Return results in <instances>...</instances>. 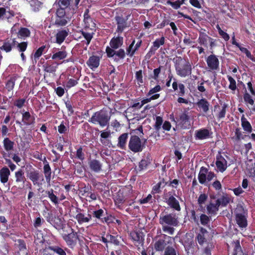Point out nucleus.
<instances>
[{
  "label": "nucleus",
  "instance_id": "2eb2a0df",
  "mask_svg": "<svg viewBox=\"0 0 255 255\" xmlns=\"http://www.w3.org/2000/svg\"><path fill=\"white\" fill-rule=\"evenodd\" d=\"M134 43L135 40H134L127 49V54L130 57H132L134 55L135 52L139 48L141 44V40L137 42L135 45Z\"/></svg>",
  "mask_w": 255,
  "mask_h": 255
},
{
  "label": "nucleus",
  "instance_id": "4c0bfd02",
  "mask_svg": "<svg viewBox=\"0 0 255 255\" xmlns=\"http://www.w3.org/2000/svg\"><path fill=\"white\" fill-rule=\"evenodd\" d=\"M227 108H228L227 105L226 104H224L222 107L221 110L216 115L217 118L218 120L222 119L225 117Z\"/></svg>",
  "mask_w": 255,
  "mask_h": 255
},
{
  "label": "nucleus",
  "instance_id": "c85d7f7f",
  "mask_svg": "<svg viewBox=\"0 0 255 255\" xmlns=\"http://www.w3.org/2000/svg\"><path fill=\"white\" fill-rule=\"evenodd\" d=\"M17 37L21 39H25L30 36V30L25 27H21L17 33Z\"/></svg>",
  "mask_w": 255,
  "mask_h": 255
},
{
  "label": "nucleus",
  "instance_id": "dca6fc26",
  "mask_svg": "<svg viewBox=\"0 0 255 255\" xmlns=\"http://www.w3.org/2000/svg\"><path fill=\"white\" fill-rule=\"evenodd\" d=\"M196 104L200 110H202L204 113H206L209 110L210 103L205 98L199 100Z\"/></svg>",
  "mask_w": 255,
  "mask_h": 255
},
{
  "label": "nucleus",
  "instance_id": "f257e3e1",
  "mask_svg": "<svg viewBox=\"0 0 255 255\" xmlns=\"http://www.w3.org/2000/svg\"><path fill=\"white\" fill-rule=\"evenodd\" d=\"M191 65L188 60L176 56V72L182 77L191 75Z\"/></svg>",
  "mask_w": 255,
  "mask_h": 255
},
{
  "label": "nucleus",
  "instance_id": "f704fd0d",
  "mask_svg": "<svg viewBox=\"0 0 255 255\" xmlns=\"http://www.w3.org/2000/svg\"><path fill=\"white\" fill-rule=\"evenodd\" d=\"M50 249L59 255H66V251L68 252V249L63 250L57 246L50 247Z\"/></svg>",
  "mask_w": 255,
  "mask_h": 255
},
{
  "label": "nucleus",
  "instance_id": "1a4fd4ad",
  "mask_svg": "<svg viewBox=\"0 0 255 255\" xmlns=\"http://www.w3.org/2000/svg\"><path fill=\"white\" fill-rule=\"evenodd\" d=\"M190 122L189 116L185 113H183L180 119L176 122V127L181 129H188L190 127Z\"/></svg>",
  "mask_w": 255,
  "mask_h": 255
},
{
  "label": "nucleus",
  "instance_id": "4d7b16f0",
  "mask_svg": "<svg viewBox=\"0 0 255 255\" xmlns=\"http://www.w3.org/2000/svg\"><path fill=\"white\" fill-rule=\"evenodd\" d=\"M57 66L47 64L44 67V70L48 73H53L56 70Z\"/></svg>",
  "mask_w": 255,
  "mask_h": 255
},
{
  "label": "nucleus",
  "instance_id": "a878e982",
  "mask_svg": "<svg viewBox=\"0 0 255 255\" xmlns=\"http://www.w3.org/2000/svg\"><path fill=\"white\" fill-rule=\"evenodd\" d=\"M92 218V216L90 214H88L86 216L82 213H78L76 216V219L80 224L88 222Z\"/></svg>",
  "mask_w": 255,
  "mask_h": 255
},
{
  "label": "nucleus",
  "instance_id": "473e14b6",
  "mask_svg": "<svg viewBox=\"0 0 255 255\" xmlns=\"http://www.w3.org/2000/svg\"><path fill=\"white\" fill-rule=\"evenodd\" d=\"M15 181L16 182H22L24 184L25 182V177L24 173L22 170H19L15 173Z\"/></svg>",
  "mask_w": 255,
  "mask_h": 255
},
{
  "label": "nucleus",
  "instance_id": "cd10ccee",
  "mask_svg": "<svg viewBox=\"0 0 255 255\" xmlns=\"http://www.w3.org/2000/svg\"><path fill=\"white\" fill-rule=\"evenodd\" d=\"M22 122L25 125H30L34 122V118L32 117L29 112H25L22 115Z\"/></svg>",
  "mask_w": 255,
  "mask_h": 255
},
{
  "label": "nucleus",
  "instance_id": "4be33fe9",
  "mask_svg": "<svg viewBox=\"0 0 255 255\" xmlns=\"http://www.w3.org/2000/svg\"><path fill=\"white\" fill-rule=\"evenodd\" d=\"M89 164L91 169L96 172H99L102 169V164L97 160L93 159L91 160L89 162Z\"/></svg>",
  "mask_w": 255,
  "mask_h": 255
},
{
  "label": "nucleus",
  "instance_id": "e433bc0d",
  "mask_svg": "<svg viewBox=\"0 0 255 255\" xmlns=\"http://www.w3.org/2000/svg\"><path fill=\"white\" fill-rule=\"evenodd\" d=\"M84 21L86 28H89L91 30L95 29L96 27V24L91 18L86 19Z\"/></svg>",
  "mask_w": 255,
  "mask_h": 255
},
{
  "label": "nucleus",
  "instance_id": "774afa93",
  "mask_svg": "<svg viewBox=\"0 0 255 255\" xmlns=\"http://www.w3.org/2000/svg\"><path fill=\"white\" fill-rule=\"evenodd\" d=\"M165 255H175V251L173 247H167L165 251Z\"/></svg>",
  "mask_w": 255,
  "mask_h": 255
},
{
  "label": "nucleus",
  "instance_id": "b1692460",
  "mask_svg": "<svg viewBox=\"0 0 255 255\" xmlns=\"http://www.w3.org/2000/svg\"><path fill=\"white\" fill-rule=\"evenodd\" d=\"M111 131L102 130L101 131V138L100 139V142L104 145H107L109 143L108 138L111 137Z\"/></svg>",
  "mask_w": 255,
  "mask_h": 255
},
{
  "label": "nucleus",
  "instance_id": "09e8293b",
  "mask_svg": "<svg viewBox=\"0 0 255 255\" xmlns=\"http://www.w3.org/2000/svg\"><path fill=\"white\" fill-rule=\"evenodd\" d=\"M12 44L9 41H4V44L1 47V49L5 51L6 52H10L12 49Z\"/></svg>",
  "mask_w": 255,
  "mask_h": 255
},
{
  "label": "nucleus",
  "instance_id": "37998d69",
  "mask_svg": "<svg viewBox=\"0 0 255 255\" xmlns=\"http://www.w3.org/2000/svg\"><path fill=\"white\" fill-rule=\"evenodd\" d=\"M235 246L234 248V252L233 255H237L239 253H243V251L240 245V241L237 240L234 242Z\"/></svg>",
  "mask_w": 255,
  "mask_h": 255
},
{
  "label": "nucleus",
  "instance_id": "7c9ffc66",
  "mask_svg": "<svg viewBox=\"0 0 255 255\" xmlns=\"http://www.w3.org/2000/svg\"><path fill=\"white\" fill-rule=\"evenodd\" d=\"M70 18L68 16L56 17L55 24L59 26H65L70 21Z\"/></svg>",
  "mask_w": 255,
  "mask_h": 255
},
{
  "label": "nucleus",
  "instance_id": "7ed1b4c3",
  "mask_svg": "<svg viewBox=\"0 0 255 255\" xmlns=\"http://www.w3.org/2000/svg\"><path fill=\"white\" fill-rule=\"evenodd\" d=\"M160 222L162 225L163 231L169 235H173L175 226V215L168 214L161 218Z\"/></svg>",
  "mask_w": 255,
  "mask_h": 255
},
{
  "label": "nucleus",
  "instance_id": "c03bdc74",
  "mask_svg": "<svg viewBox=\"0 0 255 255\" xmlns=\"http://www.w3.org/2000/svg\"><path fill=\"white\" fill-rule=\"evenodd\" d=\"M164 43V38L162 37L160 39H156L153 42V45L151 48L152 50H157L160 45H162Z\"/></svg>",
  "mask_w": 255,
  "mask_h": 255
},
{
  "label": "nucleus",
  "instance_id": "aec40b11",
  "mask_svg": "<svg viewBox=\"0 0 255 255\" xmlns=\"http://www.w3.org/2000/svg\"><path fill=\"white\" fill-rule=\"evenodd\" d=\"M123 43V38L122 37H117L113 38L110 41V46L114 49H118L121 47Z\"/></svg>",
  "mask_w": 255,
  "mask_h": 255
},
{
  "label": "nucleus",
  "instance_id": "f8f14e48",
  "mask_svg": "<svg viewBox=\"0 0 255 255\" xmlns=\"http://www.w3.org/2000/svg\"><path fill=\"white\" fill-rule=\"evenodd\" d=\"M219 206L226 207L229 203L233 202L232 196L226 193H223L221 197L216 201Z\"/></svg>",
  "mask_w": 255,
  "mask_h": 255
},
{
  "label": "nucleus",
  "instance_id": "a211bd4d",
  "mask_svg": "<svg viewBox=\"0 0 255 255\" xmlns=\"http://www.w3.org/2000/svg\"><path fill=\"white\" fill-rule=\"evenodd\" d=\"M68 32L69 31L66 29L58 31L55 35L56 42L58 44L62 43L68 36Z\"/></svg>",
  "mask_w": 255,
  "mask_h": 255
},
{
  "label": "nucleus",
  "instance_id": "6e6552de",
  "mask_svg": "<svg viewBox=\"0 0 255 255\" xmlns=\"http://www.w3.org/2000/svg\"><path fill=\"white\" fill-rule=\"evenodd\" d=\"M243 213H236L235 220L238 226L241 228H245L248 226L247 213L245 215L244 210Z\"/></svg>",
  "mask_w": 255,
  "mask_h": 255
},
{
  "label": "nucleus",
  "instance_id": "bb28decb",
  "mask_svg": "<svg viewBox=\"0 0 255 255\" xmlns=\"http://www.w3.org/2000/svg\"><path fill=\"white\" fill-rule=\"evenodd\" d=\"M128 138V134L124 133L121 134L118 138L117 146L121 149H124Z\"/></svg>",
  "mask_w": 255,
  "mask_h": 255
},
{
  "label": "nucleus",
  "instance_id": "338daca9",
  "mask_svg": "<svg viewBox=\"0 0 255 255\" xmlns=\"http://www.w3.org/2000/svg\"><path fill=\"white\" fill-rule=\"evenodd\" d=\"M196 239H197L198 243L200 245H202L206 242V239L204 237V235H202V234H198V235L197 236Z\"/></svg>",
  "mask_w": 255,
  "mask_h": 255
},
{
  "label": "nucleus",
  "instance_id": "f03ea898",
  "mask_svg": "<svg viewBox=\"0 0 255 255\" xmlns=\"http://www.w3.org/2000/svg\"><path fill=\"white\" fill-rule=\"evenodd\" d=\"M110 120V116L108 112L106 111H100L95 113L89 120V122L95 125H99L101 127H104L108 126Z\"/></svg>",
  "mask_w": 255,
  "mask_h": 255
},
{
  "label": "nucleus",
  "instance_id": "864d4df0",
  "mask_svg": "<svg viewBox=\"0 0 255 255\" xmlns=\"http://www.w3.org/2000/svg\"><path fill=\"white\" fill-rule=\"evenodd\" d=\"M159 94H155L152 96H151L149 98H147L143 100L141 102V105L143 106V105L145 104L146 103H147L151 101V100L157 99L159 98Z\"/></svg>",
  "mask_w": 255,
  "mask_h": 255
},
{
  "label": "nucleus",
  "instance_id": "72a5a7b5",
  "mask_svg": "<svg viewBox=\"0 0 255 255\" xmlns=\"http://www.w3.org/2000/svg\"><path fill=\"white\" fill-rule=\"evenodd\" d=\"M244 100L246 104H249L253 106L255 104V101L253 99L252 96L247 91L244 94Z\"/></svg>",
  "mask_w": 255,
  "mask_h": 255
},
{
  "label": "nucleus",
  "instance_id": "6e6d98bb",
  "mask_svg": "<svg viewBox=\"0 0 255 255\" xmlns=\"http://www.w3.org/2000/svg\"><path fill=\"white\" fill-rule=\"evenodd\" d=\"M82 35L84 38L86 39L87 42V44H89L91 41V40L93 38V32L89 33L85 31L82 32Z\"/></svg>",
  "mask_w": 255,
  "mask_h": 255
},
{
  "label": "nucleus",
  "instance_id": "9b49d317",
  "mask_svg": "<svg viewBox=\"0 0 255 255\" xmlns=\"http://www.w3.org/2000/svg\"><path fill=\"white\" fill-rule=\"evenodd\" d=\"M63 239L68 246L73 248L76 245L78 237L77 233L72 231L71 233L68 235H65L63 236Z\"/></svg>",
  "mask_w": 255,
  "mask_h": 255
},
{
  "label": "nucleus",
  "instance_id": "ea45409f",
  "mask_svg": "<svg viewBox=\"0 0 255 255\" xmlns=\"http://www.w3.org/2000/svg\"><path fill=\"white\" fill-rule=\"evenodd\" d=\"M200 221L202 225L206 226L210 221V218L206 214H202L200 217Z\"/></svg>",
  "mask_w": 255,
  "mask_h": 255
},
{
  "label": "nucleus",
  "instance_id": "c756f323",
  "mask_svg": "<svg viewBox=\"0 0 255 255\" xmlns=\"http://www.w3.org/2000/svg\"><path fill=\"white\" fill-rule=\"evenodd\" d=\"M209 37L206 34H200L199 37L198 39V42L201 45H203L204 47H208V40H210Z\"/></svg>",
  "mask_w": 255,
  "mask_h": 255
},
{
  "label": "nucleus",
  "instance_id": "393cba45",
  "mask_svg": "<svg viewBox=\"0 0 255 255\" xmlns=\"http://www.w3.org/2000/svg\"><path fill=\"white\" fill-rule=\"evenodd\" d=\"M235 135L231 137L233 141L237 142L241 139H244L248 136L247 134H243L241 129L239 128H237L235 129Z\"/></svg>",
  "mask_w": 255,
  "mask_h": 255
},
{
  "label": "nucleus",
  "instance_id": "9d476101",
  "mask_svg": "<svg viewBox=\"0 0 255 255\" xmlns=\"http://www.w3.org/2000/svg\"><path fill=\"white\" fill-rule=\"evenodd\" d=\"M213 132L211 130L206 128H202L195 131V137L199 140H203L212 137Z\"/></svg>",
  "mask_w": 255,
  "mask_h": 255
},
{
  "label": "nucleus",
  "instance_id": "3c124183",
  "mask_svg": "<svg viewBox=\"0 0 255 255\" xmlns=\"http://www.w3.org/2000/svg\"><path fill=\"white\" fill-rule=\"evenodd\" d=\"M163 123L162 118L160 116H157L156 117L155 119V128L158 130L160 128L161 126Z\"/></svg>",
  "mask_w": 255,
  "mask_h": 255
},
{
  "label": "nucleus",
  "instance_id": "5701e85b",
  "mask_svg": "<svg viewBox=\"0 0 255 255\" xmlns=\"http://www.w3.org/2000/svg\"><path fill=\"white\" fill-rule=\"evenodd\" d=\"M9 175L10 171L8 168L6 167H3L0 170V178L1 182L3 183L7 182Z\"/></svg>",
  "mask_w": 255,
  "mask_h": 255
},
{
  "label": "nucleus",
  "instance_id": "8fccbe9b",
  "mask_svg": "<svg viewBox=\"0 0 255 255\" xmlns=\"http://www.w3.org/2000/svg\"><path fill=\"white\" fill-rule=\"evenodd\" d=\"M169 194V197L168 198H167V203L170 206L173 208H175V199L173 195L170 194V193Z\"/></svg>",
  "mask_w": 255,
  "mask_h": 255
},
{
  "label": "nucleus",
  "instance_id": "de8ad7c7",
  "mask_svg": "<svg viewBox=\"0 0 255 255\" xmlns=\"http://www.w3.org/2000/svg\"><path fill=\"white\" fill-rule=\"evenodd\" d=\"M165 248V243L164 241L159 240L154 244V248L157 251H162Z\"/></svg>",
  "mask_w": 255,
  "mask_h": 255
},
{
  "label": "nucleus",
  "instance_id": "49530a36",
  "mask_svg": "<svg viewBox=\"0 0 255 255\" xmlns=\"http://www.w3.org/2000/svg\"><path fill=\"white\" fill-rule=\"evenodd\" d=\"M228 79L230 82L229 88L233 91L237 89L236 82L235 80L231 76H227Z\"/></svg>",
  "mask_w": 255,
  "mask_h": 255
},
{
  "label": "nucleus",
  "instance_id": "603ef678",
  "mask_svg": "<svg viewBox=\"0 0 255 255\" xmlns=\"http://www.w3.org/2000/svg\"><path fill=\"white\" fill-rule=\"evenodd\" d=\"M107 237L108 239V243H111L116 245H118L119 244V241L116 237L108 234L107 235Z\"/></svg>",
  "mask_w": 255,
  "mask_h": 255
},
{
  "label": "nucleus",
  "instance_id": "412c9836",
  "mask_svg": "<svg viewBox=\"0 0 255 255\" xmlns=\"http://www.w3.org/2000/svg\"><path fill=\"white\" fill-rule=\"evenodd\" d=\"M116 19L118 24L117 31L119 33H122L127 26L126 20L120 16H116Z\"/></svg>",
  "mask_w": 255,
  "mask_h": 255
},
{
  "label": "nucleus",
  "instance_id": "bf43d9fd",
  "mask_svg": "<svg viewBox=\"0 0 255 255\" xmlns=\"http://www.w3.org/2000/svg\"><path fill=\"white\" fill-rule=\"evenodd\" d=\"M106 51L108 57H114L116 53V51L111 47H107Z\"/></svg>",
  "mask_w": 255,
  "mask_h": 255
},
{
  "label": "nucleus",
  "instance_id": "5fc2aeb1",
  "mask_svg": "<svg viewBox=\"0 0 255 255\" xmlns=\"http://www.w3.org/2000/svg\"><path fill=\"white\" fill-rule=\"evenodd\" d=\"M27 46V43L26 42H22L18 43L17 44V48L19 52H23L26 49Z\"/></svg>",
  "mask_w": 255,
  "mask_h": 255
},
{
  "label": "nucleus",
  "instance_id": "a19ab883",
  "mask_svg": "<svg viewBox=\"0 0 255 255\" xmlns=\"http://www.w3.org/2000/svg\"><path fill=\"white\" fill-rule=\"evenodd\" d=\"M115 57H114V60L118 61L119 58L124 59L125 57L126 53L123 49H120L118 51H116Z\"/></svg>",
  "mask_w": 255,
  "mask_h": 255
},
{
  "label": "nucleus",
  "instance_id": "0eeeda50",
  "mask_svg": "<svg viewBox=\"0 0 255 255\" xmlns=\"http://www.w3.org/2000/svg\"><path fill=\"white\" fill-rule=\"evenodd\" d=\"M228 162L225 157L221 155V152L216 155V165L218 170L223 173L227 168Z\"/></svg>",
  "mask_w": 255,
  "mask_h": 255
},
{
  "label": "nucleus",
  "instance_id": "e2e57ef3",
  "mask_svg": "<svg viewBox=\"0 0 255 255\" xmlns=\"http://www.w3.org/2000/svg\"><path fill=\"white\" fill-rule=\"evenodd\" d=\"M58 3L60 7L66 8L70 5V0H59Z\"/></svg>",
  "mask_w": 255,
  "mask_h": 255
},
{
  "label": "nucleus",
  "instance_id": "58836bf2",
  "mask_svg": "<svg viewBox=\"0 0 255 255\" xmlns=\"http://www.w3.org/2000/svg\"><path fill=\"white\" fill-rule=\"evenodd\" d=\"M166 185L164 181H160L156 185L154 186L152 189L153 193H158L160 191V189L163 188Z\"/></svg>",
  "mask_w": 255,
  "mask_h": 255
},
{
  "label": "nucleus",
  "instance_id": "a18cd8bd",
  "mask_svg": "<svg viewBox=\"0 0 255 255\" xmlns=\"http://www.w3.org/2000/svg\"><path fill=\"white\" fill-rule=\"evenodd\" d=\"M43 169L46 179L48 182H49L51 178V168L48 164H45Z\"/></svg>",
  "mask_w": 255,
  "mask_h": 255
},
{
  "label": "nucleus",
  "instance_id": "2f4dec72",
  "mask_svg": "<svg viewBox=\"0 0 255 255\" xmlns=\"http://www.w3.org/2000/svg\"><path fill=\"white\" fill-rule=\"evenodd\" d=\"M67 56V52L65 50H63L56 52L52 56V59L56 60H60L64 59Z\"/></svg>",
  "mask_w": 255,
  "mask_h": 255
},
{
  "label": "nucleus",
  "instance_id": "20e7f679",
  "mask_svg": "<svg viewBox=\"0 0 255 255\" xmlns=\"http://www.w3.org/2000/svg\"><path fill=\"white\" fill-rule=\"evenodd\" d=\"M215 177H216L215 173L213 171H209L207 167L202 166L200 168L198 176V180L200 184H204L207 181L209 182Z\"/></svg>",
  "mask_w": 255,
  "mask_h": 255
},
{
  "label": "nucleus",
  "instance_id": "ddd939ff",
  "mask_svg": "<svg viewBox=\"0 0 255 255\" xmlns=\"http://www.w3.org/2000/svg\"><path fill=\"white\" fill-rule=\"evenodd\" d=\"M41 175L38 171H31L27 174V177L32 182L34 185H37L40 186L41 183H40L38 181L40 178Z\"/></svg>",
  "mask_w": 255,
  "mask_h": 255
},
{
  "label": "nucleus",
  "instance_id": "6ab92c4d",
  "mask_svg": "<svg viewBox=\"0 0 255 255\" xmlns=\"http://www.w3.org/2000/svg\"><path fill=\"white\" fill-rule=\"evenodd\" d=\"M241 125L243 129L246 133L252 132L253 130L252 127L244 115L241 117Z\"/></svg>",
  "mask_w": 255,
  "mask_h": 255
},
{
  "label": "nucleus",
  "instance_id": "680f3d73",
  "mask_svg": "<svg viewBox=\"0 0 255 255\" xmlns=\"http://www.w3.org/2000/svg\"><path fill=\"white\" fill-rule=\"evenodd\" d=\"M208 198V196L205 194H201L199 196L198 199V203L199 204L201 205L204 204Z\"/></svg>",
  "mask_w": 255,
  "mask_h": 255
},
{
  "label": "nucleus",
  "instance_id": "0e129e2a",
  "mask_svg": "<svg viewBox=\"0 0 255 255\" xmlns=\"http://www.w3.org/2000/svg\"><path fill=\"white\" fill-rule=\"evenodd\" d=\"M45 48V46H42L39 47L35 52L34 57L35 58H38L42 54L44 49Z\"/></svg>",
  "mask_w": 255,
  "mask_h": 255
},
{
  "label": "nucleus",
  "instance_id": "c9c22d12",
  "mask_svg": "<svg viewBox=\"0 0 255 255\" xmlns=\"http://www.w3.org/2000/svg\"><path fill=\"white\" fill-rule=\"evenodd\" d=\"M14 143L9 139L8 138H5L3 140V145L4 149L6 151H9L13 148Z\"/></svg>",
  "mask_w": 255,
  "mask_h": 255
},
{
  "label": "nucleus",
  "instance_id": "052dcab7",
  "mask_svg": "<svg viewBox=\"0 0 255 255\" xmlns=\"http://www.w3.org/2000/svg\"><path fill=\"white\" fill-rule=\"evenodd\" d=\"M14 86V79H10L9 80L6 84V88L8 91H11L13 89Z\"/></svg>",
  "mask_w": 255,
  "mask_h": 255
},
{
  "label": "nucleus",
  "instance_id": "4468645a",
  "mask_svg": "<svg viewBox=\"0 0 255 255\" xmlns=\"http://www.w3.org/2000/svg\"><path fill=\"white\" fill-rule=\"evenodd\" d=\"M100 57L93 55L89 58L86 63L91 69L97 68L100 64Z\"/></svg>",
  "mask_w": 255,
  "mask_h": 255
},
{
  "label": "nucleus",
  "instance_id": "f3484780",
  "mask_svg": "<svg viewBox=\"0 0 255 255\" xmlns=\"http://www.w3.org/2000/svg\"><path fill=\"white\" fill-rule=\"evenodd\" d=\"M219 207L216 201L215 204L210 203L206 207L208 214L210 215V217L216 215L219 211Z\"/></svg>",
  "mask_w": 255,
  "mask_h": 255
},
{
  "label": "nucleus",
  "instance_id": "79ce46f5",
  "mask_svg": "<svg viewBox=\"0 0 255 255\" xmlns=\"http://www.w3.org/2000/svg\"><path fill=\"white\" fill-rule=\"evenodd\" d=\"M50 200L55 204L58 203V199L57 197L53 194V190L51 189L46 192Z\"/></svg>",
  "mask_w": 255,
  "mask_h": 255
},
{
  "label": "nucleus",
  "instance_id": "13d9d810",
  "mask_svg": "<svg viewBox=\"0 0 255 255\" xmlns=\"http://www.w3.org/2000/svg\"><path fill=\"white\" fill-rule=\"evenodd\" d=\"M149 163L148 159H143L139 163V167L141 170L145 169Z\"/></svg>",
  "mask_w": 255,
  "mask_h": 255
},
{
  "label": "nucleus",
  "instance_id": "423d86ee",
  "mask_svg": "<svg viewBox=\"0 0 255 255\" xmlns=\"http://www.w3.org/2000/svg\"><path fill=\"white\" fill-rule=\"evenodd\" d=\"M213 52V51H211V53ZM206 61L211 70H217L219 68L220 62L217 55L214 54L210 55L206 58Z\"/></svg>",
  "mask_w": 255,
  "mask_h": 255
},
{
  "label": "nucleus",
  "instance_id": "39448f33",
  "mask_svg": "<svg viewBox=\"0 0 255 255\" xmlns=\"http://www.w3.org/2000/svg\"><path fill=\"white\" fill-rule=\"evenodd\" d=\"M129 148L134 152H141L144 147L140 138L136 135L131 136L128 143Z\"/></svg>",
  "mask_w": 255,
  "mask_h": 255
},
{
  "label": "nucleus",
  "instance_id": "69168bd1",
  "mask_svg": "<svg viewBox=\"0 0 255 255\" xmlns=\"http://www.w3.org/2000/svg\"><path fill=\"white\" fill-rule=\"evenodd\" d=\"M212 186L216 191H220L222 189L221 183L217 180L212 183Z\"/></svg>",
  "mask_w": 255,
  "mask_h": 255
}]
</instances>
